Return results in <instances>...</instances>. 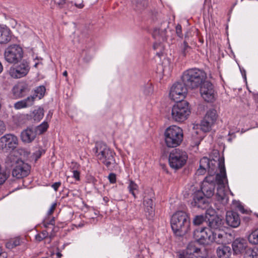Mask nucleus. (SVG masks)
<instances>
[{
    "mask_svg": "<svg viewBox=\"0 0 258 258\" xmlns=\"http://www.w3.org/2000/svg\"><path fill=\"white\" fill-rule=\"evenodd\" d=\"M218 164L220 172L216 175V181L218 185L216 198L217 201L225 206L228 202V197L226 194L225 189L227 179L224 159L220 158Z\"/></svg>",
    "mask_w": 258,
    "mask_h": 258,
    "instance_id": "1",
    "label": "nucleus"
},
{
    "mask_svg": "<svg viewBox=\"0 0 258 258\" xmlns=\"http://www.w3.org/2000/svg\"><path fill=\"white\" fill-rule=\"evenodd\" d=\"M170 223L172 231L177 236L184 235L189 229V218L186 213L182 211H178L172 215Z\"/></svg>",
    "mask_w": 258,
    "mask_h": 258,
    "instance_id": "2",
    "label": "nucleus"
},
{
    "mask_svg": "<svg viewBox=\"0 0 258 258\" xmlns=\"http://www.w3.org/2000/svg\"><path fill=\"white\" fill-rule=\"evenodd\" d=\"M207 78V74L203 70L192 68L185 71L182 75V81L186 87L195 89L199 87Z\"/></svg>",
    "mask_w": 258,
    "mask_h": 258,
    "instance_id": "3",
    "label": "nucleus"
},
{
    "mask_svg": "<svg viewBox=\"0 0 258 258\" xmlns=\"http://www.w3.org/2000/svg\"><path fill=\"white\" fill-rule=\"evenodd\" d=\"M165 142L169 148H174L179 146L183 140L182 129L176 125L170 126L165 131Z\"/></svg>",
    "mask_w": 258,
    "mask_h": 258,
    "instance_id": "4",
    "label": "nucleus"
},
{
    "mask_svg": "<svg viewBox=\"0 0 258 258\" xmlns=\"http://www.w3.org/2000/svg\"><path fill=\"white\" fill-rule=\"evenodd\" d=\"M190 113L189 103L186 101L176 102L172 108V117L177 122L184 121L187 119Z\"/></svg>",
    "mask_w": 258,
    "mask_h": 258,
    "instance_id": "5",
    "label": "nucleus"
},
{
    "mask_svg": "<svg viewBox=\"0 0 258 258\" xmlns=\"http://www.w3.org/2000/svg\"><path fill=\"white\" fill-rule=\"evenodd\" d=\"M187 159V153L179 149H175L171 151L169 156L170 166L175 169H178L183 166Z\"/></svg>",
    "mask_w": 258,
    "mask_h": 258,
    "instance_id": "6",
    "label": "nucleus"
},
{
    "mask_svg": "<svg viewBox=\"0 0 258 258\" xmlns=\"http://www.w3.org/2000/svg\"><path fill=\"white\" fill-rule=\"evenodd\" d=\"M23 56V49L19 45H10L5 50V60L10 63H16L18 62L21 60Z\"/></svg>",
    "mask_w": 258,
    "mask_h": 258,
    "instance_id": "7",
    "label": "nucleus"
},
{
    "mask_svg": "<svg viewBox=\"0 0 258 258\" xmlns=\"http://www.w3.org/2000/svg\"><path fill=\"white\" fill-rule=\"evenodd\" d=\"M30 69L29 62L24 59L16 66L11 67L9 73L12 78L18 79L26 76L29 73Z\"/></svg>",
    "mask_w": 258,
    "mask_h": 258,
    "instance_id": "8",
    "label": "nucleus"
},
{
    "mask_svg": "<svg viewBox=\"0 0 258 258\" xmlns=\"http://www.w3.org/2000/svg\"><path fill=\"white\" fill-rule=\"evenodd\" d=\"M187 87L183 82L174 83L170 91V97L175 102L183 101L187 94Z\"/></svg>",
    "mask_w": 258,
    "mask_h": 258,
    "instance_id": "9",
    "label": "nucleus"
},
{
    "mask_svg": "<svg viewBox=\"0 0 258 258\" xmlns=\"http://www.w3.org/2000/svg\"><path fill=\"white\" fill-rule=\"evenodd\" d=\"M216 182V176L214 175H210L205 178L202 183L200 190L205 197L210 198L214 195Z\"/></svg>",
    "mask_w": 258,
    "mask_h": 258,
    "instance_id": "10",
    "label": "nucleus"
},
{
    "mask_svg": "<svg viewBox=\"0 0 258 258\" xmlns=\"http://www.w3.org/2000/svg\"><path fill=\"white\" fill-rule=\"evenodd\" d=\"M18 144V138L13 134H7L0 138V149L3 151L13 150Z\"/></svg>",
    "mask_w": 258,
    "mask_h": 258,
    "instance_id": "11",
    "label": "nucleus"
},
{
    "mask_svg": "<svg viewBox=\"0 0 258 258\" xmlns=\"http://www.w3.org/2000/svg\"><path fill=\"white\" fill-rule=\"evenodd\" d=\"M200 93L203 98L208 102H213L215 100V91L213 84L204 81L201 85Z\"/></svg>",
    "mask_w": 258,
    "mask_h": 258,
    "instance_id": "12",
    "label": "nucleus"
},
{
    "mask_svg": "<svg viewBox=\"0 0 258 258\" xmlns=\"http://www.w3.org/2000/svg\"><path fill=\"white\" fill-rule=\"evenodd\" d=\"M218 115L214 109L208 110L201 124V130L204 132H209L211 126L216 122Z\"/></svg>",
    "mask_w": 258,
    "mask_h": 258,
    "instance_id": "13",
    "label": "nucleus"
},
{
    "mask_svg": "<svg viewBox=\"0 0 258 258\" xmlns=\"http://www.w3.org/2000/svg\"><path fill=\"white\" fill-rule=\"evenodd\" d=\"M194 236L201 244H208L211 242V231L208 228H201L194 231Z\"/></svg>",
    "mask_w": 258,
    "mask_h": 258,
    "instance_id": "14",
    "label": "nucleus"
},
{
    "mask_svg": "<svg viewBox=\"0 0 258 258\" xmlns=\"http://www.w3.org/2000/svg\"><path fill=\"white\" fill-rule=\"evenodd\" d=\"M31 166L21 160L17 162L12 170V175L17 178H22L28 176L30 172Z\"/></svg>",
    "mask_w": 258,
    "mask_h": 258,
    "instance_id": "15",
    "label": "nucleus"
},
{
    "mask_svg": "<svg viewBox=\"0 0 258 258\" xmlns=\"http://www.w3.org/2000/svg\"><path fill=\"white\" fill-rule=\"evenodd\" d=\"M191 204L192 206L202 209L207 208L209 205L207 199L199 190L193 194V200Z\"/></svg>",
    "mask_w": 258,
    "mask_h": 258,
    "instance_id": "16",
    "label": "nucleus"
},
{
    "mask_svg": "<svg viewBox=\"0 0 258 258\" xmlns=\"http://www.w3.org/2000/svg\"><path fill=\"white\" fill-rule=\"evenodd\" d=\"M230 234L227 233L223 230H217L216 231H211V242H215L218 244H226L228 242L227 238Z\"/></svg>",
    "mask_w": 258,
    "mask_h": 258,
    "instance_id": "17",
    "label": "nucleus"
},
{
    "mask_svg": "<svg viewBox=\"0 0 258 258\" xmlns=\"http://www.w3.org/2000/svg\"><path fill=\"white\" fill-rule=\"evenodd\" d=\"M226 221L228 225L233 228L238 227L240 224V219L238 214L233 211L226 212Z\"/></svg>",
    "mask_w": 258,
    "mask_h": 258,
    "instance_id": "18",
    "label": "nucleus"
},
{
    "mask_svg": "<svg viewBox=\"0 0 258 258\" xmlns=\"http://www.w3.org/2000/svg\"><path fill=\"white\" fill-rule=\"evenodd\" d=\"M34 127H28L21 133V139L25 143L32 142L37 136Z\"/></svg>",
    "mask_w": 258,
    "mask_h": 258,
    "instance_id": "19",
    "label": "nucleus"
},
{
    "mask_svg": "<svg viewBox=\"0 0 258 258\" xmlns=\"http://www.w3.org/2000/svg\"><path fill=\"white\" fill-rule=\"evenodd\" d=\"M12 32L10 29L4 25H0V44H6L11 41Z\"/></svg>",
    "mask_w": 258,
    "mask_h": 258,
    "instance_id": "20",
    "label": "nucleus"
},
{
    "mask_svg": "<svg viewBox=\"0 0 258 258\" xmlns=\"http://www.w3.org/2000/svg\"><path fill=\"white\" fill-rule=\"evenodd\" d=\"M115 153L111 149L103 155V157L100 158L98 160L106 166L110 168L111 166L115 164V160L114 155Z\"/></svg>",
    "mask_w": 258,
    "mask_h": 258,
    "instance_id": "21",
    "label": "nucleus"
},
{
    "mask_svg": "<svg viewBox=\"0 0 258 258\" xmlns=\"http://www.w3.org/2000/svg\"><path fill=\"white\" fill-rule=\"evenodd\" d=\"M110 149L105 143L98 142L96 143L95 147L93 149V151L95 153V155L97 158V160L103 157V155L106 152L109 151Z\"/></svg>",
    "mask_w": 258,
    "mask_h": 258,
    "instance_id": "22",
    "label": "nucleus"
},
{
    "mask_svg": "<svg viewBox=\"0 0 258 258\" xmlns=\"http://www.w3.org/2000/svg\"><path fill=\"white\" fill-rule=\"evenodd\" d=\"M232 246L233 250L236 254L240 253H244L245 251H246V249L250 248L247 246V243L244 242V240L237 239L233 242Z\"/></svg>",
    "mask_w": 258,
    "mask_h": 258,
    "instance_id": "23",
    "label": "nucleus"
},
{
    "mask_svg": "<svg viewBox=\"0 0 258 258\" xmlns=\"http://www.w3.org/2000/svg\"><path fill=\"white\" fill-rule=\"evenodd\" d=\"M231 253L230 247L226 245L219 246L216 249L217 255L219 258H229Z\"/></svg>",
    "mask_w": 258,
    "mask_h": 258,
    "instance_id": "24",
    "label": "nucleus"
},
{
    "mask_svg": "<svg viewBox=\"0 0 258 258\" xmlns=\"http://www.w3.org/2000/svg\"><path fill=\"white\" fill-rule=\"evenodd\" d=\"M209 230L212 232L223 229V221L219 217H215L209 222Z\"/></svg>",
    "mask_w": 258,
    "mask_h": 258,
    "instance_id": "25",
    "label": "nucleus"
},
{
    "mask_svg": "<svg viewBox=\"0 0 258 258\" xmlns=\"http://www.w3.org/2000/svg\"><path fill=\"white\" fill-rule=\"evenodd\" d=\"M144 205L146 207L145 211L147 218L149 220L152 219L155 215L152 200L148 199L145 201L144 202Z\"/></svg>",
    "mask_w": 258,
    "mask_h": 258,
    "instance_id": "26",
    "label": "nucleus"
},
{
    "mask_svg": "<svg viewBox=\"0 0 258 258\" xmlns=\"http://www.w3.org/2000/svg\"><path fill=\"white\" fill-rule=\"evenodd\" d=\"M34 99V96H29L25 99L17 102L15 103L14 107L17 109L27 107L32 105Z\"/></svg>",
    "mask_w": 258,
    "mask_h": 258,
    "instance_id": "27",
    "label": "nucleus"
},
{
    "mask_svg": "<svg viewBox=\"0 0 258 258\" xmlns=\"http://www.w3.org/2000/svg\"><path fill=\"white\" fill-rule=\"evenodd\" d=\"M28 91L27 86L24 84L18 85L15 87L13 89L14 95L18 98L23 97Z\"/></svg>",
    "mask_w": 258,
    "mask_h": 258,
    "instance_id": "28",
    "label": "nucleus"
},
{
    "mask_svg": "<svg viewBox=\"0 0 258 258\" xmlns=\"http://www.w3.org/2000/svg\"><path fill=\"white\" fill-rule=\"evenodd\" d=\"M21 160L13 153H11L6 157L5 163L7 168L14 167L15 165H17V162Z\"/></svg>",
    "mask_w": 258,
    "mask_h": 258,
    "instance_id": "29",
    "label": "nucleus"
},
{
    "mask_svg": "<svg viewBox=\"0 0 258 258\" xmlns=\"http://www.w3.org/2000/svg\"><path fill=\"white\" fill-rule=\"evenodd\" d=\"M196 243L195 242L189 243L186 246V248L179 254L178 258H190L193 257L195 255V252H191V253L189 254L190 252L188 250L190 247H196Z\"/></svg>",
    "mask_w": 258,
    "mask_h": 258,
    "instance_id": "30",
    "label": "nucleus"
},
{
    "mask_svg": "<svg viewBox=\"0 0 258 258\" xmlns=\"http://www.w3.org/2000/svg\"><path fill=\"white\" fill-rule=\"evenodd\" d=\"M188 251L190 252L189 254L191 253V252H195L194 256L190 258H206V254L203 252L202 249L197 244L196 247H190Z\"/></svg>",
    "mask_w": 258,
    "mask_h": 258,
    "instance_id": "31",
    "label": "nucleus"
},
{
    "mask_svg": "<svg viewBox=\"0 0 258 258\" xmlns=\"http://www.w3.org/2000/svg\"><path fill=\"white\" fill-rule=\"evenodd\" d=\"M134 8L137 11L144 9L147 6V0H132Z\"/></svg>",
    "mask_w": 258,
    "mask_h": 258,
    "instance_id": "32",
    "label": "nucleus"
},
{
    "mask_svg": "<svg viewBox=\"0 0 258 258\" xmlns=\"http://www.w3.org/2000/svg\"><path fill=\"white\" fill-rule=\"evenodd\" d=\"M243 258H258V248H248L244 253Z\"/></svg>",
    "mask_w": 258,
    "mask_h": 258,
    "instance_id": "33",
    "label": "nucleus"
},
{
    "mask_svg": "<svg viewBox=\"0 0 258 258\" xmlns=\"http://www.w3.org/2000/svg\"><path fill=\"white\" fill-rule=\"evenodd\" d=\"M127 189L129 191V192L135 198H136L137 197L136 191L138 192L139 191V186L138 184L133 180H129Z\"/></svg>",
    "mask_w": 258,
    "mask_h": 258,
    "instance_id": "34",
    "label": "nucleus"
},
{
    "mask_svg": "<svg viewBox=\"0 0 258 258\" xmlns=\"http://www.w3.org/2000/svg\"><path fill=\"white\" fill-rule=\"evenodd\" d=\"M21 244L20 238L18 237L12 238L6 243V247L8 249H12L20 245Z\"/></svg>",
    "mask_w": 258,
    "mask_h": 258,
    "instance_id": "35",
    "label": "nucleus"
},
{
    "mask_svg": "<svg viewBox=\"0 0 258 258\" xmlns=\"http://www.w3.org/2000/svg\"><path fill=\"white\" fill-rule=\"evenodd\" d=\"M248 240L251 244L258 245V228L249 234Z\"/></svg>",
    "mask_w": 258,
    "mask_h": 258,
    "instance_id": "36",
    "label": "nucleus"
},
{
    "mask_svg": "<svg viewBox=\"0 0 258 258\" xmlns=\"http://www.w3.org/2000/svg\"><path fill=\"white\" fill-rule=\"evenodd\" d=\"M48 124L47 121H44L40 124L34 127L37 135H41L45 133L48 128Z\"/></svg>",
    "mask_w": 258,
    "mask_h": 258,
    "instance_id": "37",
    "label": "nucleus"
},
{
    "mask_svg": "<svg viewBox=\"0 0 258 258\" xmlns=\"http://www.w3.org/2000/svg\"><path fill=\"white\" fill-rule=\"evenodd\" d=\"M33 119L36 121H39L44 116V110L42 108H39L35 109L33 111Z\"/></svg>",
    "mask_w": 258,
    "mask_h": 258,
    "instance_id": "38",
    "label": "nucleus"
},
{
    "mask_svg": "<svg viewBox=\"0 0 258 258\" xmlns=\"http://www.w3.org/2000/svg\"><path fill=\"white\" fill-rule=\"evenodd\" d=\"M191 50V47L188 45V43L185 41H183L180 45L181 54L183 56H185L188 54Z\"/></svg>",
    "mask_w": 258,
    "mask_h": 258,
    "instance_id": "39",
    "label": "nucleus"
},
{
    "mask_svg": "<svg viewBox=\"0 0 258 258\" xmlns=\"http://www.w3.org/2000/svg\"><path fill=\"white\" fill-rule=\"evenodd\" d=\"M210 161L209 159L207 157H203L201 159L200 162V167L204 169H202L203 171L206 170L207 168H210Z\"/></svg>",
    "mask_w": 258,
    "mask_h": 258,
    "instance_id": "40",
    "label": "nucleus"
},
{
    "mask_svg": "<svg viewBox=\"0 0 258 258\" xmlns=\"http://www.w3.org/2000/svg\"><path fill=\"white\" fill-rule=\"evenodd\" d=\"M48 236V233L46 230H43L40 233L35 235V239L38 241H41Z\"/></svg>",
    "mask_w": 258,
    "mask_h": 258,
    "instance_id": "41",
    "label": "nucleus"
},
{
    "mask_svg": "<svg viewBox=\"0 0 258 258\" xmlns=\"http://www.w3.org/2000/svg\"><path fill=\"white\" fill-rule=\"evenodd\" d=\"M44 150L42 149H39L33 153L32 158L34 159L36 162L39 158H40L42 154L44 153Z\"/></svg>",
    "mask_w": 258,
    "mask_h": 258,
    "instance_id": "42",
    "label": "nucleus"
},
{
    "mask_svg": "<svg viewBox=\"0 0 258 258\" xmlns=\"http://www.w3.org/2000/svg\"><path fill=\"white\" fill-rule=\"evenodd\" d=\"M205 220L204 217L202 215L196 216L193 220V223L196 225L201 224Z\"/></svg>",
    "mask_w": 258,
    "mask_h": 258,
    "instance_id": "43",
    "label": "nucleus"
},
{
    "mask_svg": "<svg viewBox=\"0 0 258 258\" xmlns=\"http://www.w3.org/2000/svg\"><path fill=\"white\" fill-rule=\"evenodd\" d=\"M169 24V22L168 21H167V20L163 21L161 23V26L159 29V30L164 32V34H165V33L166 32V29H167V28L168 27Z\"/></svg>",
    "mask_w": 258,
    "mask_h": 258,
    "instance_id": "44",
    "label": "nucleus"
},
{
    "mask_svg": "<svg viewBox=\"0 0 258 258\" xmlns=\"http://www.w3.org/2000/svg\"><path fill=\"white\" fill-rule=\"evenodd\" d=\"M45 91V87L44 86H40L36 89L35 93L39 94L40 97H42L44 96Z\"/></svg>",
    "mask_w": 258,
    "mask_h": 258,
    "instance_id": "45",
    "label": "nucleus"
},
{
    "mask_svg": "<svg viewBox=\"0 0 258 258\" xmlns=\"http://www.w3.org/2000/svg\"><path fill=\"white\" fill-rule=\"evenodd\" d=\"M43 226L46 228H48L49 225H52V226H54L55 224V221H54V218L52 217L50 220L47 221L46 220H44L43 222ZM54 227H53L54 228Z\"/></svg>",
    "mask_w": 258,
    "mask_h": 258,
    "instance_id": "46",
    "label": "nucleus"
},
{
    "mask_svg": "<svg viewBox=\"0 0 258 258\" xmlns=\"http://www.w3.org/2000/svg\"><path fill=\"white\" fill-rule=\"evenodd\" d=\"M153 92V87L151 84H148L144 90V93L146 95H150Z\"/></svg>",
    "mask_w": 258,
    "mask_h": 258,
    "instance_id": "47",
    "label": "nucleus"
},
{
    "mask_svg": "<svg viewBox=\"0 0 258 258\" xmlns=\"http://www.w3.org/2000/svg\"><path fill=\"white\" fill-rule=\"evenodd\" d=\"M236 208L242 214H246L248 212L247 210L244 209V207L240 203H237Z\"/></svg>",
    "mask_w": 258,
    "mask_h": 258,
    "instance_id": "48",
    "label": "nucleus"
},
{
    "mask_svg": "<svg viewBox=\"0 0 258 258\" xmlns=\"http://www.w3.org/2000/svg\"><path fill=\"white\" fill-rule=\"evenodd\" d=\"M6 130V125L5 122L0 119V136L4 134Z\"/></svg>",
    "mask_w": 258,
    "mask_h": 258,
    "instance_id": "49",
    "label": "nucleus"
},
{
    "mask_svg": "<svg viewBox=\"0 0 258 258\" xmlns=\"http://www.w3.org/2000/svg\"><path fill=\"white\" fill-rule=\"evenodd\" d=\"M176 33L177 35V36L180 38L182 37V27L179 24H178L176 26Z\"/></svg>",
    "mask_w": 258,
    "mask_h": 258,
    "instance_id": "50",
    "label": "nucleus"
},
{
    "mask_svg": "<svg viewBox=\"0 0 258 258\" xmlns=\"http://www.w3.org/2000/svg\"><path fill=\"white\" fill-rule=\"evenodd\" d=\"M108 179L111 183L116 182V175L114 173H111L108 175Z\"/></svg>",
    "mask_w": 258,
    "mask_h": 258,
    "instance_id": "51",
    "label": "nucleus"
},
{
    "mask_svg": "<svg viewBox=\"0 0 258 258\" xmlns=\"http://www.w3.org/2000/svg\"><path fill=\"white\" fill-rule=\"evenodd\" d=\"M56 203H53L51 205V206L50 207V209H49V210L47 212L48 215H51L53 213V212H54V210H55V209L56 208Z\"/></svg>",
    "mask_w": 258,
    "mask_h": 258,
    "instance_id": "52",
    "label": "nucleus"
},
{
    "mask_svg": "<svg viewBox=\"0 0 258 258\" xmlns=\"http://www.w3.org/2000/svg\"><path fill=\"white\" fill-rule=\"evenodd\" d=\"M61 185V182H56L52 184L51 187L54 189L55 191H57L59 188V187Z\"/></svg>",
    "mask_w": 258,
    "mask_h": 258,
    "instance_id": "53",
    "label": "nucleus"
},
{
    "mask_svg": "<svg viewBox=\"0 0 258 258\" xmlns=\"http://www.w3.org/2000/svg\"><path fill=\"white\" fill-rule=\"evenodd\" d=\"M73 177L76 180L79 181L80 180V172L77 170H74Z\"/></svg>",
    "mask_w": 258,
    "mask_h": 258,
    "instance_id": "54",
    "label": "nucleus"
},
{
    "mask_svg": "<svg viewBox=\"0 0 258 258\" xmlns=\"http://www.w3.org/2000/svg\"><path fill=\"white\" fill-rule=\"evenodd\" d=\"M7 253L6 252L3 251L0 247V258H7Z\"/></svg>",
    "mask_w": 258,
    "mask_h": 258,
    "instance_id": "55",
    "label": "nucleus"
},
{
    "mask_svg": "<svg viewBox=\"0 0 258 258\" xmlns=\"http://www.w3.org/2000/svg\"><path fill=\"white\" fill-rule=\"evenodd\" d=\"M75 5L76 7L79 9L83 8L84 7V5L83 4V1L81 0L79 3H75Z\"/></svg>",
    "mask_w": 258,
    "mask_h": 258,
    "instance_id": "56",
    "label": "nucleus"
},
{
    "mask_svg": "<svg viewBox=\"0 0 258 258\" xmlns=\"http://www.w3.org/2000/svg\"><path fill=\"white\" fill-rule=\"evenodd\" d=\"M55 228L54 227L52 230V232L50 234V235H49V242L51 241V239L53 238V237L54 236V234H53V231H54V229Z\"/></svg>",
    "mask_w": 258,
    "mask_h": 258,
    "instance_id": "57",
    "label": "nucleus"
},
{
    "mask_svg": "<svg viewBox=\"0 0 258 258\" xmlns=\"http://www.w3.org/2000/svg\"><path fill=\"white\" fill-rule=\"evenodd\" d=\"M202 169H204L203 168H201L200 167L199 169H198V171H197V172L199 174H203L205 173L206 172V170H204L203 171V170Z\"/></svg>",
    "mask_w": 258,
    "mask_h": 258,
    "instance_id": "58",
    "label": "nucleus"
},
{
    "mask_svg": "<svg viewBox=\"0 0 258 258\" xmlns=\"http://www.w3.org/2000/svg\"><path fill=\"white\" fill-rule=\"evenodd\" d=\"M3 70V66L1 63V62L0 61V74L2 72Z\"/></svg>",
    "mask_w": 258,
    "mask_h": 258,
    "instance_id": "59",
    "label": "nucleus"
},
{
    "mask_svg": "<svg viewBox=\"0 0 258 258\" xmlns=\"http://www.w3.org/2000/svg\"><path fill=\"white\" fill-rule=\"evenodd\" d=\"M103 201L105 202V203H107L108 201V199L107 197H104L103 198Z\"/></svg>",
    "mask_w": 258,
    "mask_h": 258,
    "instance_id": "60",
    "label": "nucleus"
},
{
    "mask_svg": "<svg viewBox=\"0 0 258 258\" xmlns=\"http://www.w3.org/2000/svg\"><path fill=\"white\" fill-rule=\"evenodd\" d=\"M62 75L64 76H67V75H68L67 71H65L64 72H63Z\"/></svg>",
    "mask_w": 258,
    "mask_h": 258,
    "instance_id": "61",
    "label": "nucleus"
},
{
    "mask_svg": "<svg viewBox=\"0 0 258 258\" xmlns=\"http://www.w3.org/2000/svg\"><path fill=\"white\" fill-rule=\"evenodd\" d=\"M227 140L228 142H231L232 141V138L230 137L227 139Z\"/></svg>",
    "mask_w": 258,
    "mask_h": 258,
    "instance_id": "62",
    "label": "nucleus"
},
{
    "mask_svg": "<svg viewBox=\"0 0 258 258\" xmlns=\"http://www.w3.org/2000/svg\"><path fill=\"white\" fill-rule=\"evenodd\" d=\"M38 64V63H36L35 64H34V67H37V65Z\"/></svg>",
    "mask_w": 258,
    "mask_h": 258,
    "instance_id": "63",
    "label": "nucleus"
},
{
    "mask_svg": "<svg viewBox=\"0 0 258 258\" xmlns=\"http://www.w3.org/2000/svg\"><path fill=\"white\" fill-rule=\"evenodd\" d=\"M161 15H160V14H158V17L159 18H160V17H161Z\"/></svg>",
    "mask_w": 258,
    "mask_h": 258,
    "instance_id": "64",
    "label": "nucleus"
}]
</instances>
